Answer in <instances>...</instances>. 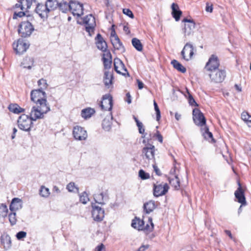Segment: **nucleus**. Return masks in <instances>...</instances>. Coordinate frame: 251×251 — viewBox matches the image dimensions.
I'll use <instances>...</instances> for the list:
<instances>
[{
	"mask_svg": "<svg viewBox=\"0 0 251 251\" xmlns=\"http://www.w3.org/2000/svg\"><path fill=\"white\" fill-rule=\"evenodd\" d=\"M139 176L143 180L149 179L150 175L149 173H146L144 170H140L139 171Z\"/></svg>",
	"mask_w": 251,
	"mask_h": 251,
	"instance_id": "3c124183",
	"label": "nucleus"
},
{
	"mask_svg": "<svg viewBox=\"0 0 251 251\" xmlns=\"http://www.w3.org/2000/svg\"><path fill=\"white\" fill-rule=\"evenodd\" d=\"M211 81L215 83L222 82L226 77V72L224 70H216L209 74Z\"/></svg>",
	"mask_w": 251,
	"mask_h": 251,
	"instance_id": "9d476101",
	"label": "nucleus"
},
{
	"mask_svg": "<svg viewBox=\"0 0 251 251\" xmlns=\"http://www.w3.org/2000/svg\"><path fill=\"white\" fill-rule=\"evenodd\" d=\"M95 111L94 109L91 108H87L84 109L81 111V116L87 119L91 117V116L95 113Z\"/></svg>",
	"mask_w": 251,
	"mask_h": 251,
	"instance_id": "e433bc0d",
	"label": "nucleus"
},
{
	"mask_svg": "<svg viewBox=\"0 0 251 251\" xmlns=\"http://www.w3.org/2000/svg\"><path fill=\"white\" fill-rule=\"evenodd\" d=\"M137 83H138V87L139 89H141L144 87V84L143 83L140 81L139 80L137 79Z\"/></svg>",
	"mask_w": 251,
	"mask_h": 251,
	"instance_id": "69168bd1",
	"label": "nucleus"
},
{
	"mask_svg": "<svg viewBox=\"0 0 251 251\" xmlns=\"http://www.w3.org/2000/svg\"><path fill=\"white\" fill-rule=\"evenodd\" d=\"M95 40L96 44L98 49L105 52L107 51L106 50L107 48V44L100 34L99 33L97 34Z\"/></svg>",
	"mask_w": 251,
	"mask_h": 251,
	"instance_id": "aec40b11",
	"label": "nucleus"
},
{
	"mask_svg": "<svg viewBox=\"0 0 251 251\" xmlns=\"http://www.w3.org/2000/svg\"><path fill=\"white\" fill-rule=\"evenodd\" d=\"M13 49L17 54H21L25 52L29 47V45L22 39H19L17 43L13 44Z\"/></svg>",
	"mask_w": 251,
	"mask_h": 251,
	"instance_id": "2eb2a0df",
	"label": "nucleus"
},
{
	"mask_svg": "<svg viewBox=\"0 0 251 251\" xmlns=\"http://www.w3.org/2000/svg\"><path fill=\"white\" fill-rule=\"evenodd\" d=\"M25 12H23V11H20L19 12H15L14 16H13V18L16 19V18H17V17H22L23 16H25Z\"/></svg>",
	"mask_w": 251,
	"mask_h": 251,
	"instance_id": "13d9d810",
	"label": "nucleus"
},
{
	"mask_svg": "<svg viewBox=\"0 0 251 251\" xmlns=\"http://www.w3.org/2000/svg\"><path fill=\"white\" fill-rule=\"evenodd\" d=\"M219 62L218 57L214 55H212L209 59L208 62H207L205 69L211 72L218 70L219 66Z\"/></svg>",
	"mask_w": 251,
	"mask_h": 251,
	"instance_id": "ddd939ff",
	"label": "nucleus"
},
{
	"mask_svg": "<svg viewBox=\"0 0 251 251\" xmlns=\"http://www.w3.org/2000/svg\"><path fill=\"white\" fill-rule=\"evenodd\" d=\"M67 189L69 192H74L75 190H77V188L74 182L69 183L67 185Z\"/></svg>",
	"mask_w": 251,
	"mask_h": 251,
	"instance_id": "5fc2aeb1",
	"label": "nucleus"
},
{
	"mask_svg": "<svg viewBox=\"0 0 251 251\" xmlns=\"http://www.w3.org/2000/svg\"><path fill=\"white\" fill-rule=\"evenodd\" d=\"M171 64L173 65V67L178 71L182 73L186 72V70L185 68L176 60H172Z\"/></svg>",
	"mask_w": 251,
	"mask_h": 251,
	"instance_id": "4c0bfd02",
	"label": "nucleus"
},
{
	"mask_svg": "<svg viewBox=\"0 0 251 251\" xmlns=\"http://www.w3.org/2000/svg\"><path fill=\"white\" fill-rule=\"evenodd\" d=\"M153 105L154 107V110L156 112V120L157 121H159L160 118H161V115H160V111L159 110V108L157 105V103L155 102V100L153 101Z\"/></svg>",
	"mask_w": 251,
	"mask_h": 251,
	"instance_id": "864d4df0",
	"label": "nucleus"
},
{
	"mask_svg": "<svg viewBox=\"0 0 251 251\" xmlns=\"http://www.w3.org/2000/svg\"><path fill=\"white\" fill-rule=\"evenodd\" d=\"M22 4H20L21 5V10H27L29 9L31 7V5L32 4L33 1L34 0H21Z\"/></svg>",
	"mask_w": 251,
	"mask_h": 251,
	"instance_id": "ea45409f",
	"label": "nucleus"
},
{
	"mask_svg": "<svg viewBox=\"0 0 251 251\" xmlns=\"http://www.w3.org/2000/svg\"><path fill=\"white\" fill-rule=\"evenodd\" d=\"M22 207L21 200L19 198H14L10 205L11 211H16L21 209Z\"/></svg>",
	"mask_w": 251,
	"mask_h": 251,
	"instance_id": "b1692460",
	"label": "nucleus"
},
{
	"mask_svg": "<svg viewBox=\"0 0 251 251\" xmlns=\"http://www.w3.org/2000/svg\"><path fill=\"white\" fill-rule=\"evenodd\" d=\"M193 116L194 122L196 125L201 126H205L206 119L203 114L199 109L195 108L193 109Z\"/></svg>",
	"mask_w": 251,
	"mask_h": 251,
	"instance_id": "6e6552de",
	"label": "nucleus"
},
{
	"mask_svg": "<svg viewBox=\"0 0 251 251\" xmlns=\"http://www.w3.org/2000/svg\"><path fill=\"white\" fill-rule=\"evenodd\" d=\"M31 24L28 21L22 22L19 26L18 32L22 37L29 36L34 30Z\"/></svg>",
	"mask_w": 251,
	"mask_h": 251,
	"instance_id": "20e7f679",
	"label": "nucleus"
},
{
	"mask_svg": "<svg viewBox=\"0 0 251 251\" xmlns=\"http://www.w3.org/2000/svg\"><path fill=\"white\" fill-rule=\"evenodd\" d=\"M38 85L40 87L39 89L41 90L47 89L48 86L47 80L43 78L40 79L38 81Z\"/></svg>",
	"mask_w": 251,
	"mask_h": 251,
	"instance_id": "de8ad7c7",
	"label": "nucleus"
},
{
	"mask_svg": "<svg viewBox=\"0 0 251 251\" xmlns=\"http://www.w3.org/2000/svg\"><path fill=\"white\" fill-rule=\"evenodd\" d=\"M112 119L113 117L110 113L109 115L107 116L103 120L102 126L105 130L109 131L111 129Z\"/></svg>",
	"mask_w": 251,
	"mask_h": 251,
	"instance_id": "393cba45",
	"label": "nucleus"
},
{
	"mask_svg": "<svg viewBox=\"0 0 251 251\" xmlns=\"http://www.w3.org/2000/svg\"><path fill=\"white\" fill-rule=\"evenodd\" d=\"M9 110L15 114H19L25 111V109L21 108L17 104H10L8 106Z\"/></svg>",
	"mask_w": 251,
	"mask_h": 251,
	"instance_id": "c756f323",
	"label": "nucleus"
},
{
	"mask_svg": "<svg viewBox=\"0 0 251 251\" xmlns=\"http://www.w3.org/2000/svg\"><path fill=\"white\" fill-rule=\"evenodd\" d=\"M186 94H185L184 95L186 98H187L189 104L192 106H198V104L196 102L195 100L193 98L192 95L190 93L189 90L186 88Z\"/></svg>",
	"mask_w": 251,
	"mask_h": 251,
	"instance_id": "a19ab883",
	"label": "nucleus"
},
{
	"mask_svg": "<svg viewBox=\"0 0 251 251\" xmlns=\"http://www.w3.org/2000/svg\"><path fill=\"white\" fill-rule=\"evenodd\" d=\"M201 130L202 135L205 139L214 140L212 133L209 131V129L206 126H204V127L202 128Z\"/></svg>",
	"mask_w": 251,
	"mask_h": 251,
	"instance_id": "c9c22d12",
	"label": "nucleus"
},
{
	"mask_svg": "<svg viewBox=\"0 0 251 251\" xmlns=\"http://www.w3.org/2000/svg\"><path fill=\"white\" fill-rule=\"evenodd\" d=\"M40 195L42 197L47 198L50 195L49 189L44 186H42L40 190Z\"/></svg>",
	"mask_w": 251,
	"mask_h": 251,
	"instance_id": "c03bdc74",
	"label": "nucleus"
},
{
	"mask_svg": "<svg viewBox=\"0 0 251 251\" xmlns=\"http://www.w3.org/2000/svg\"><path fill=\"white\" fill-rule=\"evenodd\" d=\"M79 200L83 204H86L89 201L88 195L85 192L80 195Z\"/></svg>",
	"mask_w": 251,
	"mask_h": 251,
	"instance_id": "8fccbe9b",
	"label": "nucleus"
},
{
	"mask_svg": "<svg viewBox=\"0 0 251 251\" xmlns=\"http://www.w3.org/2000/svg\"><path fill=\"white\" fill-rule=\"evenodd\" d=\"M70 2H67L66 1H61L58 3V7L59 9L63 13H66L70 9Z\"/></svg>",
	"mask_w": 251,
	"mask_h": 251,
	"instance_id": "473e14b6",
	"label": "nucleus"
},
{
	"mask_svg": "<svg viewBox=\"0 0 251 251\" xmlns=\"http://www.w3.org/2000/svg\"><path fill=\"white\" fill-rule=\"evenodd\" d=\"M144 210L146 213L149 214L155 208V202L153 201H150L144 204Z\"/></svg>",
	"mask_w": 251,
	"mask_h": 251,
	"instance_id": "c85d7f7f",
	"label": "nucleus"
},
{
	"mask_svg": "<svg viewBox=\"0 0 251 251\" xmlns=\"http://www.w3.org/2000/svg\"><path fill=\"white\" fill-rule=\"evenodd\" d=\"M95 251H105L104 246L102 244H100L96 248Z\"/></svg>",
	"mask_w": 251,
	"mask_h": 251,
	"instance_id": "bf43d9fd",
	"label": "nucleus"
},
{
	"mask_svg": "<svg viewBox=\"0 0 251 251\" xmlns=\"http://www.w3.org/2000/svg\"><path fill=\"white\" fill-rule=\"evenodd\" d=\"M83 22L85 24L86 31L88 33L89 35L91 36L94 33L96 26V22L94 17L91 14L87 15L84 18Z\"/></svg>",
	"mask_w": 251,
	"mask_h": 251,
	"instance_id": "423d86ee",
	"label": "nucleus"
},
{
	"mask_svg": "<svg viewBox=\"0 0 251 251\" xmlns=\"http://www.w3.org/2000/svg\"><path fill=\"white\" fill-rule=\"evenodd\" d=\"M173 17L176 21H178L180 19V17L182 14V12L179 9L178 6L177 4L173 3L171 6Z\"/></svg>",
	"mask_w": 251,
	"mask_h": 251,
	"instance_id": "a878e982",
	"label": "nucleus"
},
{
	"mask_svg": "<svg viewBox=\"0 0 251 251\" xmlns=\"http://www.w3.org/2000/svg\"><path fill=\"white\" fill-rule=\"evenodd\" d=\"M70 7V11H71L74 16L79 17L83 14V5L80 3L75 1H71Z\"/></svg>",
	"mask_w": 251,
	"mask_h": 251,
	"instance_id": "1a4fd4ad",
	"label": "nucleus"
},
{
	"mask_svg": "<svg viewBox=\"0 0 251 251\" xmlns=\"http://www.w3.org/2000/svg\"><path fill=\"white\" fill-rule=\"evenodd\" d=\"M112 97L109 94H106L102 97L100 106L102 109L110 111L112 108Z\"/></svg>",
	"mask_w": 251,
	"mask_h": 251,
	"instance_id": "dca6fc26",
	"label": "nucleus"
},
{
	"mask_svg": "<svg viewBox=\"0 0 251 251\" xmlns=\"http://www.w3.org/2000/svg\"><path fill=\"white\" fill-rule=\"evenodd\" d=\"M149 222L150 224V226L147 224L146 226L144 225V228L142 230L147 231H151L153 228L154 225L152 222V219L151 218L149 219Z\"/></svg>",
	"mask_w": 251,
	"mask_h": 251,
	"instance_id": "09e8293b",
	"label": "nucleus"
},
{
	"mask_svg": "<svg viewBox=\"0 0 251 251\" xmlns=\"http://www.w3.org/2000/svg\"><path fill=\"white\" fill-rule=\"evenodd\" d=\"M92 216L93 220L100 222L103 220L104 217V211L101 207L92 204Z\"/></svg>",
	"mask_w": 251,
	"mask_h": 251,
	"instance_id": "9b49d317",
	"label": "nucleus"
},
{
	"mask_svg": "<svg viewBox=\"0 0 251 251\" xmlns=\"http://www.w3.org/2000/svg\"><path fill=\"white\" fill-rule=\"evenodd\" d=\"M205 10L207 12L211 13L213 11L212 4H209V3H206Z\"/></svg>",
	"mask_w": 251,
	"mask_h": 251,
	"instance_id": "052dcab7",
	"label": "nucleus"
},
{
	"mask_svg": "<svg viewBox=\"0 0 251 251\" xmlns=\"http://www.w3.org/2000/svg\"><path fill=\"white\" fill-rule=\"evenodd\" d=\"M123 13L125 15L128 16L129 17L133 19L134 18L133 14L132 11L127 8H124L123 10Z\"/></svg>",
	"mask_w": 251,
	"mask_h": 251,
	"instance_id": "6e6d98bb",
	"label": "nucleus"
},
{
	"mask_svg": "<svg viewBox=\"0 0 251 251\" xmlns=\"http://www.w3.org/2000/svg\"><path fill=\"white\" fill-rule=\"evenodd\" d=\"M242 119L245 122H251V116H250L247 112H243L241 114Z\"/></svg>",
	"mask_w": 251,
	"mask_h": 251,
	"instance_id": "603ef678",
	"label": "nucleus"
},
{
	"mask_svg": "<svg viewBox=\"0 0 251 251\" xmlns=\"http://www.w3.org/2000/svg\"><path fill=\"white\" fill-rule=\"evenodd\" d=\"M33 64V60L32 58L29 57H26L24 59L23 62H22L21 65L24 68H27L30 69L31 68Z\"/></svg>",
	"mask_w": 251,
	"mask_h": 251,
	"instance_id": "f704fd0d",
	"label": "nucleus"
},
{
	"mask_svg": "<svg viewBox=\"0 0 251 251\" xmlns=\"http://www.w3.org/2000/svg\"><path fill=\"white\" fill-rule=\"evenodd\" d=\"M114 69L115 71L119 74L124 75H126L127 72V70L125 67L124 64L119 59H115L114 61Z\"/></svg>",
	"mask_w": 251,
	"mask_h": 251,
	"instance_id": "a211bd4d",
	"label": "nucleus"
},
{
	"mask_svg": "<svg viewBox=\"0 0 251 251\" xmlns=\"http://www.w3.org/2000/svg\"><path fill=\"white\" fill-rule=\"evenodd\" d=\"M132 44L133 46L138 50L142 51L143 50V45L141 41L137 38H134L132 39Z\"/></svg>",
	"mask_w": 251,
	"mask_h": 251,
	"instance_id": "79ce46f5",
	"label": "nucleus"
},
{
	"mask_svg": "<svg viewBox=\"0 0 251 251\" xmlns=\"http://www.w3.org/2000/svg\"><path fill=\"white\" fill-rule=\"evenodd\" d=\"M133 118L134 119L137 126L138 127L139 132L141 134H143L145 132V129L142 123L140 122L135 116H133Z\"/></svg>",
	"mask_w": 251,
	"mask_h": 251,
	"instance_id": "49530a36",
	"label": "nucleus"
},
{
	"mask_svg": "<svg viewBox=\"0 0 251 251\" xmlns=\"http://www.w3.org/2000/svg\"><path fill=\"white\" fill-rule=\"evenodd\" d=\"M155 147L151 144H148L142 150V155L145 156L148 160L154 158Z\"/></svg>",
	"mask_w": 251,
	"mask_h": 251,
	"instance_id": "f3484780",
	"label": "nucleus"
},
{
	"mask_svg": "<svg viewBox=\"0 0 251 251\" xmlns=\"http://www.w3.org/2000/svg\"><path fill=\"white\" fill-rule=\"evenodd\" d=\"M238 184L239 187L235 192L234 195L236 198L238 200V201L239 203H241L242 205H245L246 204V200L244 196V191L240 184L239 183Z\"/></svg>",
	"mask_w": 251,
	"mask_h": 251,
	"instance_id": "5701e85b",
	"label": "nucleus"
},
{
	"mask_svg": "<svg viewBox=\"0 0 251 251\" xmlns=\"http://www.w3.org/2000/svg\"><path fill=\"white\" fill-rule=\"evenodd\" d=\"M73 134L75 139L77 140H85L87 137V131L79 126L74 127Z\"/></svg>",
	"mask_w": 251,
	"mask_h": 251,
	"instance_id": "4468645a",
	"label": "nucleus"
},
{
	"mask_svg": "<svg viewBox=\"0 0 251 251\" xmlns=\"http://www.w3.org/2000/svg\"><path fill=\"white\" fill-rule=\"evenodd\" d=\"M149 247V245H142L138 250L137 251H145Z\"/></svg>",
	"mask_w": 251,
	"mask_h": 251,
	"instance_id": "e2e57ef3",
	"label": "nucleus"
},
{
	"mask_svg": "<svg viewBox=\"0 0 251 251\" xmlns=\"http://www.w3.org/2000/svg\"><path fill=\"white\" fill-rule=\"evenodd\" d=\"M153 168L154 171L156 173V175H157L158 176L161 175L160 171L156 166H155L154 165H153Z\"/></svg>",
	"mask_w": 251,
	"mask_h": 251,
	"instance_id": "0e129e2a",
	"label": "nucleus"
},
{
	"mask_svg": "<svg viewBox=\"0 0 251 251\" xmlns=\"http://www.w3.org/2000/svg\"><path fill=\"white\" fill-rule=\"evenodd\" d=\"M94 197L95 201L100 204H104L105 201L108 199L107 195L103 193L95 194Z\"/></svg>",
	"mask_w": 251,
	"mask_h": 251,
	"instance_id": "bb28decb",
	"label": "nucleus"
},
{
	"mask_svg": "<svg viewBox=\"0 0 251 251\" xmlns=\"http://www.w3.org/2000/svg\"><path fill=\"white\" fill-rule=\"evenodd\" d=\"M155 136L160 142L162 143L163 142V137L162 135L159 133L158 131H156V134H155Z\"/></svg>",
	"mask_w": 251,
	"mask_h": 251,
	"instance_id": "680f3d73",
	"label": "nucleus"
},
{
	"mask_svg": "<svg viewBox=\"0 0 251 251\" xmlns=\"http://www.w3.org/2000/svg\"><path fill=\"white\" fill-rule=\"evenodd\" d=\"M144 222L139 219L135 218L132 221L131 226L139 230L144 228Z\"/></svg>",
	"mask_w": 251,
	"mask_h": 251,
	"instance_id": "cd10ccee",
	"label": "nucleus"
},
{
	"mask_svg": "<svg viewBox=\"0 0 251 251\" xmlns=\"http://www.w3.org/2000/svg\"><path fill=\"white\" fill-rule=\"evenodd\" d=\"M31 100L36 105H49L47 102L46 93L41 89L31 91L30 93Z\"/></svg>",
	"mask_w": 251,
	"mask_h": 251,
	"instance_id": "f03ea898",
	"label": "nucleus"
},
{
	"mask_svg": "<svg viewBox=\"0 0 251 251\" xmlns=\"http://www.w3.org/2000/svg\"><path fill=\"white\" fill-rule=\"evenodd\" d=\"M1 243L3 244L4 248L9 249L11 246V238L8 235H2L1 237Z\"/></svg>",
	"mask_w": 251,
	"mask_h": 251,
	"instance_id": "72a5a7b5",
	"label": "nucleus"
},
{
	"mask_svg": "<svg viewBox=\"0 0 251 251\" xmlns=\"http://www.w3.org/2000/svg\"><path fill=\"white\" fill-rule=\"evenodd\" d=\"M26 235V233L25 231H20L18 232L16 234V237L18 239L21 240L25 237Z\"/></svg>",
	"mask_w": 251,
	"mask_h": 251,
	"instance_id": "4d7b16f0",
	"label": "nucleus"
},
{
	"mask_svg": "<svg viewBox=\"0 0 251 251\" xmlns=\"http://www.w3.org/2000/svg\"><path fill=\"white\" fill-rule=\"evenodd\" d=\"M169 181L171 185L173 186L175 189L178 190L179 185V179L177 176H175L174 178H169Z\"/></svg>",
	"mask_w": 251,
	"mask_h": 251,
	"instance_id": "58836bf2",
	"label": "nucleus"
},
{
	"mask_svg": "<svg viewBox=\"0 0 251 251\" xmlns=\"http://www.w3.org/2000/svg\"><path fill=\"white\" fill-rule=\"evenodd\" d=\"M36 11L42 19H47L48 17V13L50 12L46 5L39 4L36 8Z\"/></svg>",
	"mask_w": 251,
	"mask_h": 251,
	"instance_id": "412c9836",
	"label": "nucleus"
},
{
	"mask_svg": "<svg viewBox=\"0 0 251 251\" xmlns=\"http://www.w3.org/2000/svg\"><path fill=\"white\" fill-rule=\"evenodd\" d=\"M225 232L226 233V234L229 236V237H230V239H233V237H232V235L230 232V231L229 230H225Z\"/></svg>",
	"mask_w": 251,
	"mask_h": 251,
	"instance_id": "774afa93",
	"label": "nucleus"
},
{
	"mask_svg": "<svg viewBox=\"0 0 251 251\" xmlns=\"http://www.w3.org/2000/svg\"><path fill=\"white\" fill-rule=\"evenodd\" d=\"M102 59L104 69H110L112 64V55L110 51H106L103 53Z\"/></svg>",
	"mask_w": 251,
	"mask_h": 251,
	"instance_id": "4be33fe9",
	"label": "nucleus"
},
{
	"mask_svg": "<svg viewBox=\"0 0 251 251\" xmlns=\"http://www.w3.org/2000/svg\"><path fill=\"white\" fill-rule=\"evenodd\" d=\"M111 42L115 50H121L122 52L125 51V48L122 43L117 35H111Z\"/></svg>",
	"mask_w": 251,
	"mask_h": 251,
	"instance_id": "6ab92c4d",
	"label": "nucleus"
},
{
	"mask_svg": "<svg viewBox=\"0 0 251 251\" xmlns=\"http://www.w3.org/2000/svg\"><path fill=\"white\" fill-rule=\"evenodd\" d=\"M50 110V105H35L32 107L29 117L33 121L44 118L45 115Z\"/></svg>",
	"mask_w": 251,
	"mask_h": 251,
	"instance_id": "f257e3e1",
	"label": "nucleus"
},
{
	"mask_svg": "<svg viewBox=\"0 0 251 251\" xmlns=\"http://www.w3.org/2000/svg\"><path fill=\"white\" fill-rule=\"evenodd\" d=\"M182 22L185 23L183 29L184 36L186 37L192 34L196 25L194 20L185 18L183 20Z\"/></svg>",
	"mask_w": 251,
	"mask_h": 251,
	"instance_id": "0eeeda50",
	"label": "nucleus"
},
{
	"mask_svg": "<svg viewBox=\"0 0 251 251\" xmlns=\"http://www.w3.org/2000/svg\"><path fill=\"white\" fill-rule=\"evenodd\" d=\"M126 96L127 98V100H126V101L128 103H130L131 102V99L129 93H127L126 95Z\"/></svg>",
	"mask_w": 251,
	"mask_h": 251,
	"instance_id": "338daca9",
	"label": "nucleus"
},
{
	"mask_svg": "<svg viewBox=\"0 0 251 251\" xmlns=\"http://www.w3.org/2000/svg\"><path fill=\"white\" fill-rule=\"evenodd\" d=\"M194 50L193 45L189 43H187L181 52L182 58L186 61H189L194 54Z\"/></svg>",
	"mask_w": 251,
	"mask_h": 251,
	"instance_id": "f8f14e48",
	"label": "nucleus"
},
{
	"mask_svg": "<svg viewBox=\"0 0 251 251\" xmlns=\"http://www.w3.org/2000/svg\"><path fill=\"white\" fill-rule=\"evenodd\" d=\"M32 121L27 115L22 114L19 117L17 121L18 127L21 130L28 131L32 126Z\"/></svg>",
	"mask_w": 251,
	"mask_h": 251,
	"instance_id": "7ed1b4c3",
	"label": "nucleus"
},
{
	"mask_svg": "<svg viewBox=\"0 0 251 251\" xmlns=\"http://www.w3.org/2000/svg\"><path fill=\"white\" fill-rule=\"evenodd\" d=\"M9 221L11 226L16 225L17 223L16 213L15 211H11L9 214Z\"/></svg>",
	"mask_w": 251,
	"mask_h": 251,
	"instance_id": "a18cd8bd",
	"label": "nucleus"
},
{
	"mask_svg": "<svg viewBox=\"0 0 251 251\" xmlns=\"http://www.w3.org/2000/svg\"><path fill=\"white\" fill-rule=\"evenodd\" d=\"M8 212V208L4 204H0V219L6 216Z\"/></svg>",
	"mask_w": 251,
	"mask_h": 251,
	"instance_id": "37998d69",
	"label": "nucleus"
},
{
	"mask_svg": "<svg viewBox=\"0 0 251 251\" xmlns=\"http://www.w3.org/2000/svg\"><path fill=\"white\" fill-rule=\"evenodd\" d=\"M169 186L166 183L153 184V195L156 197L165 195L168 191Z\"/></svg>",
	"mask_w": 251,
	"mask_h": 251,
	"instance_id": "39448f33",
	"label": "nucleus"
},
{
	"mask_svg": "<svg viewBox=\"0 0 251 251\" xmlns=\"http://www.w3.org/2000/svg\"><path fill=\"white\" fill-rule=\"evenodd\" d=\"M49 12L55 10L58 5V2L56 0H48L45 4Z\"/></svg>",
	"mask_w": 251,
	"mask_h": 251,
	"instance_id": "7c9ffc66",
	"label": "nucleus"
},
{
	"mask_svg": "<svg viewBox=\"0 0 251 251\" xmlns=\"http://www.w3.org/2000/svg\"><path fill=\"white\" fill-rule=\"evenodd\" d=\"M112 78V74H111L108 71H105L103 81L106 86L108 87L110 84H111Z\"/></svg>",
	"mask_w": 251,
	"mask_h": 251,
	"instance_id": "2f4dec72",
	"label": "nucleus"
}]
</instances>
